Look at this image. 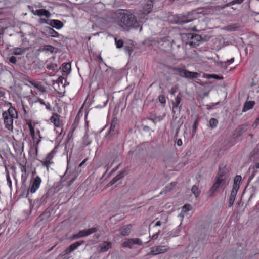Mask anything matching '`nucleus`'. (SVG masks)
Segmentation results:
<instances>
[{"label": "nucleus", "instance_id": "f8f14e48", "mask_svg": "<svg viewBox=\"0 0 259 259\" xmlns=\"http://www.w3.org/2000/svg\"><path fill=\"white\" fill-rule=\"evenodd\" d=\"M41 181L40 178L37 176L34 180V181L30 189V192L32 193H34L36 190L39 188Z\"/></svg>", "mask_w": 259, "mask_h": 259}, {"label": "nucleus", "instance_id": "69168bd1", "mask_svg": "<svg viewBox=\"0 0 259 259\" xmlns=\"http://www.w3.org/2000/svg\"><path fill=\"white\" fill-rule=\"evenodd\" d=\"M157 236H158V233H156L155 234H154L152 236V239H156L157 238Z\"/></svg>", "mask_w": 259, "mask_h": 259}, {"label": "nucleus", "instance_id": "49530a36", "mask_svg": "<svg viewBox=\"0 0 259 259\" xmlns=\"http://www.w3.org/2000/svg\"><path fill=\"white\" fill-rule=\"evenodd\" d=\"M80 238H81V237L80 236V235L78 232L77 234H74L73 235H72L70 238L72 239H78Z\"/></svg>", "mask_w": 259, "mask_h": 259}, {"label": "nucleus", "instance_id": "9d476101", "mask_svg": "<svg viewBox=\"0 0 259 259\" xmlns=\"http://www.w3.org/2000/svg\"><path fill=\"white\" fill-rule=\"evenodd\" d=\"M42 33L47 37L52 36L53 37H57L59 36L58 33L50 27H45Z\"/></svg>", "mask_w": 259, "mask_h": 259}, {"label": "nucleus", "instance_id": "4d7b16f0", "mask_svg": "<svg viewBox=\"0 0 259 259\" xmlns=\"http://www.w3.org/2000/svg\"><path fill=\"white\" fill-rule=\"evenodd\" d=\"M177 144L179 146H180L182 145V141L181 140V139H179L177 141Z\"/></svg>", "mask_w": 259, "mask_h": 259}, {"label": "nucleus", "instance_id": "052dcab7", "mask_svg": "<svg viewBox=\"0 0 259 259\" xmlns=\"http://www.w3.org/2000/svg\"><path fill=\"white\" fill-rule=\"evenodd\" d=\"M189 45L191 46H193V47H195L196 46V44L195 42H193V41H190L189 42Z\"/></svg>", "mask_w": 259, "mask_h": 259}, {"label": "nucleus", "instance_id": "6e6552de", "mask_svg": "<svg viewBox=\"0 0 259 259\" xmlns=\"http://www.w3.org/2000/svg\"><path fill=\"white\" fill-rule=\"evenodd\" d=\"M169 250L167 246H159L151 248V250L148 255H156L160 253H164Z\"/></svg>", "mask_w": 259, "mask_h": 259}, {"label": "nucleus", "instance_id": "a19ab883", "mask_svg": "<svg viewBox=\"0 0 259 259\" xmlns=\"http://www.w3.org/2000/svg\"><path fill=\"white\" fill-rule=\"evenodd\" d=\"M116 45L117 48H121L123 46V41L121 40H117L115 38Z\"/></svg>", "mask_w": 259, "mask_h": 259}, {"label": "nucleus", "instance_id": "09e8293b", "mask_svg": "<svg viewBox=\"0 0 259 259\" xmlns=\"http://www.w3.org/2000/svg\"><path fill=\"white\" fill-rule=\"evenodd\" d=\"M163 217H164L163 219H162V220H161V221L162 222V224H165L168 222V217L167 215L164 214Z\"/></svg>", "mask_w": 259, "mask_h": 259}, {"label": "nucleus", "instance_id": "774afa93", "mask_svg": "<svg viewBox=\"0 0 259 259\" xmlns=\"http://www.w3.org/2000/svg\"><path fill=\"white\" fill-rule=\"evenodd\" d=\"M256 168H259V163L256 166Z\"/></svg>", "mask_w": 259, "mask_h": 259}, {"label": "nucleus", "instance_id": "ddd939ff", "mask_svg": "<svg viewBox=\"0 0 259 259\" xmlns=\"http://www.w3.org/2000/svg\"><path fill=\"white\" fill-rule=\"evenodd\" d=\"M98 229L96 227H93L87 230H80L79 231V234L80 236L81 237H83L85 236H87L93 233L97 232Z\"/></svg>", "mask_w": 259, "mask_h": 259}, {"label": "nucleus", "instance_id": "0e129e2a", "mask_svg": "<svg viewBox=\"0 0 259 259\" xmlns=\"http://www.w3.org/2000/svg\"><path fill=\"white\" fill-rule=\"evenodd\" d=\"M39 102L41 104L45 105L47 107V106L45 104V102L43 101L42 100L39 99Z\"/></svg>", "mask_w": 259, "mask_h": 259}, {"label": "nucleus", "instance_id": "79ce46f5", "mask_svg": "<svg viewBox=\"0 0 259 259\" xmlns=\"http://www.w3.org/2000/svg\"><path fill=\"white\" fill-rule=\"evenodd\" d=\"M124 50H125V52H126L128 53L129 55H131V53L133 51V49H132V48L130 46H126L124 48Z\"/></svg>", "mask_w": 259, "mask_h": 259}, {"label": "nucleus", "instance_id": "c756f323", "mask_svg": "<svg viewBox=\"0 0 259 259\" xmlns=\"http://www.w3.org/2000/svg\"><path fill=\"white\" fill-rule=\"evenodd\" d=\"M218 123V121L214 118H212L209 121V125L211 128H214L217 126Z\"/></svg>", "mask_w": 259, "mask_h": 259}, {"label": "nucleus", "instance_id": "8fccbe9b", "mask_svg": "<svg viewBox=\"0 0 259 259\" xmlns=\"http://www.w3.org/2000/svg\"><path fill=\"white\" fill-rule=\"evenodd\" d=\"M197 123H198V121L197 120H196L194 123V124H193V132L194 133H195L196 132V128H197Z\"/></svg>", "mask_w": 259, "mask_h": 259}, {"label": "nucleus", "instance_id": "58836bf2", "mask_svg": "<svg viewBox=\"0 0 259 259\" xmlns=\"http://www.w3.org/2000/svg\"><path fill=\"white\" fill-rule=\"evenodd\" d=\"M28 126H29L30 135H31V137H33L34 136V134H35L34 128L33 127V126L31 123H29L28 124Z\"/></svg>", "mask_w": 259, "mask_h": 259}, {"label": "nucleus", "instance_id": "9b49d317", "mask_svg": "<svg viewBox=\"0 0 259 259\" xmlns=\"http://www.w3.org/2000/svg\"><path fill=\"white\" fill-rule=\"evenodd\" d=\"M153 7L152 2L151 1H148L146 3L143 10L141 11L142 15H146L149 14L152 11Z\"/></svg>", "mask_w": 259, "mask_h": 259}, {"label": "nucleus", "instance_id": "e433bc0d", "mask_svg": "<svg viewBox=\"0 0 259 259\" xmlns=\"http://www.w3.org/2000/svg\"><path fill=\"white\" fill-rule=\"evenodd\" d=\"M32 84H33L36 89H37L38 90H39L40 91H41L42 92H44L46 91L45 88L41 85H40L38 83H32Z\"/></svg>", "mask_w": 259, "mask_h": 259}, {"label": "nucleus", "instance_id": "412c9836", "mask_svg": "<svg viewBox=\"0 0 259 259\" xmlns=\"http://www.w3.org/2000/svg\"><path fill=\"white\" fill-rule=\"evenodd\" d=\"M176 185L175 182L171 183L165 187V188L163 189V190L160 193V195H162L163 194H166V193L171 191L174 189Z\"/></svg>", "mask_w": 259, "mask_h": 259}, {"label": "nucleus", "instance_id": "20e7f679", "mask_svg": "<svg viewBox=\"0 0 259 259\" xmlns=\"http://www.w3.org/2000/svg\"><path fill=\"white\" fill-rule=\"evenodd\" d=\"M13 110V109L9 108L8 112H4L3 113L5 127L10 131L13 130V122L14 117V115L12 113Z\"/></svg>", "mask_w": 259, "mask_h": 259}, {"label": "nucleus", "instance_id": "1a4fd4ad", "mask_svg": "<svg viewBox=\"0 0 259 259\" xmlns=\"http://www.w3.org/2000/svg\"><path fill=\"white\" fill-rule=\"evenodd\" d=\"M132 227V224L124 225L121 226L119 229L120 234L123 236L129 235L131 233Z\"/></svg>", "mask_w": 259, "mask_h": 259}, {"label": "nucleus", "instance_id": "3c124183", "mask_svg": "<svg viewBox=\"0 0 259 259\" xmlns=\"http://www.w3.org/2000/svg\"><path fill=\"white\" fill-rule=\"evenodd\" d=\"M55 67H56V65H55L54 64H52V65H47V69H48L49 70H54Z\"/></svg>", "mask_w": 259, "mask_h": 259}, {"label": "nucleus", "instance_id": "a211bd4d", "mask_svg": "<svg viewBox=\"0 0 259 259\" xmlns=\"http://www.w3.org/2000/svg\"><path fill=\"white\" fill-rule=\"evenodd\" d=\"M125 173V170L121 171L116 177L112 179L110 182L108 183V185H112L119 181L120 179L122 178L124 176Z\"/></svg>", "mask_w": 259, "mask_h": 259}, {"label": "nucleus", "instance_id": "4be33fe9", "mask_svg": "<svg viewBox=\"0 0 259 259\" xmlns=\"http://www.w3.org/2000/svg\"><path fill=\"white\" fill-rule=\"evenodd\" d=\"M238 190L232 189L229 200V207H231L234 202Z\"/></svg>", "mask_w": 259, "mask_h": 259}, {"label": "nucleus", "instance_id": "de8ad7c7", "mask_svg": "<svg viewBox=\"0 0 259 259\" xmlns=\"http://www.w3.org/2000/svg\"><path fill=\"white\" fill-rule=\"evenodd\" d=\"M71 252H72V251L71 250L69 246L67 248H66L64 250V253L66 255L70 254Z\"/></svg>", "mask_w": 259, "mask_h": 259}, {"label": "nucleus", "instance_id": "4468645a", "mask_svg": "<svg viewBox=\"0 0 259 259\" xmlns=\"http://www.w3.org/2000/svg\"><path fill=\"white\" fill-rule=\"evenodd\" d=\"M54 151H51L47 155L45 161L43 162V165L46 166L48 169L49 168V166L53 163L51 160L54 156Z\"/></svg>", "mask_w": 259, "mask_h": 259}, {"label": "nucleus", "instance_id": "6e6d98bb", "mask_svg": "<svg viewBox=\"0 0 259 259\" xmlns=\"http://www.w3.org/2000/svg\"><path fill=\"white\" fill-rule=\"evenodd\" d=\"M259 124V117L257 118L254 121V124H253V126H254V127H256V126Z\"/></svg>", "mask_w": 259, "mask_h": 259}, {"label": "nucleus", "instance_id": "603ef678", "mask_svg": "<svg viewBox=\"0 0 259 259\" xmlns=\"http://www.w3.org/2000/svg\"><path fill=\"white\" fill-rule=\"evenodd\" d=\"M257 170H254L253 172L252 173L251 175L249 177V180L252 179L255 177V175L256 173H257Z\"/></svg>", "mask_w": 259, "mask_h": 259}, {"label": "nucleus", "instance_id": "7c9ffc66", "mask_svg": "<svg viewBox=\"0 0 259 259\" xmlns=\"http://www.w3.org/2000/svg\"><path fill=\"white\" fill-rule=\"evenodd\" d=\"M54 49L55 48L53 46L50 45H47L44 46L42 50L52 53L54 51Z\"/></svg>", "mask_w": 259, "mask_h": 259}, {"label": "nucleus", "instance_id": "864d4df0", "mask_svg": "<svg viewBox=\"0 0 259 259\" xmlns=\"http://www.w3.org/2000/svg\"><path fill=\"white\" fill-rule=\"evenodd\" d=\"M7 180L9 184V186L11 187L12 186V182H11V180L10 179L9 175L8 174L7 175Z\"/></svg>", "mask_w": 259, "mask_h": 259}, {"label": "nucleus", "instance_id": "338daca9", "mask_svg": "<svg viewBox=\"0 0 259 259\" xmlns=\"http://www.w3.org/2000/svg\"><path fill=\"white\" fill-rule=\"evenodd\" d=\"M170 93L172 94H174V93H175V90H174V88H172L170 91Z\"/></svg>", "mask_w": 259, "mask_h": 259}, {"label": "nucleus", "instance_id": "473e14b6", "mask_svg": "<svg viewBox=\"0 0 259 259\" xmlns=\"http://www.w3.org/2000/svg\"><path fill=\"white\" fill-rule=\"evenodd\" d=\"M192 192L194 194L196 197H197L199 194V191L197 187L194 185L191 189Z\"/></svg>", "mask_w": 259, "mask_h": 259}, {"label": "nucleus", "instance_id": "4c0bfd02", "mask_svg": "<svg viewBox=\"0 0 259 259\" xmlns=\"http://www.w3.org/2000/svg\"><path fill=\"white\" fill-rule=\"evenodd\" d=\"M118 131H113L112 130H109V132H108V133L107 135V137L108 138H112L113 136H114V135H116L118 134Z\"/></svg>", "mask_w": 259, "mask_h": 259}, {"label": "nucleus", "instance_id": "2f4dec72", "mask_svg": "<svg viewBox=\"0 0 259 259\" xmlns=\"http://www.w3.org/2000/svg\"><path fill=\"white\" fill-rule=\"evenodd\" d=\"M225 172L224 171L220 169L215 178L217 179H223L225 180Z\"/></svg>", "mask_w": 259, "mask_h": 259}, {"label": "nucleus", "instance_id": "13d9d810", "mask_svg": "<svg viewBox=\"0 0 259 259\" xmlns=\"http://www.w3.org/2000/svg\"><path fill=\"white\" fill-rule=\"evenodd\" d=\"M162 224L161 221H157L154 225V226H160Z\"/></svg>", "mask_w": 259, "mask_h": 259}, {"label": "nucleus", "instance_id": "aec40b11", "mask_svg": "<svg viewBox=\"0 0 259 259\" xmlns=\"http://www.w3.org/2000/svg\"><path fill=\"white\" fill-rule=\"evenodd\" d=\"M242 178L239 175H237L234 179V184L233 189L234 190H238L239 189V184L241 182Z\"/></svg>", "mask_w": 259, "mask_h": 259}, {"label": "nucleus", "instance_id": "bb28decb", "mask_svg": "<svg viewBox=\"0 0 259 259\" xmlns=\"http://www.w3.org/2000/svg\"><path fill=\"white\" fill-rule=\"evenodd\" d=\"M84 243V242L83 241H77L69 245V247L71 250L73 251L75 250L78 246L83 244Z\"/></svg>", "mask_w": 259, "mask_h": 259}, {"label": "nucleus", "instance_id": "bf43d9fd", "mask_svg": "<svg viewBox=\"0 0 259 259\" xmlns=\"http://www.w3.org/2000/svg\"><path fill=\"white\" fill-rule=\"evenodd\" d=\"M234 61V59L233 58H232V59H231L230 60H228L227 61V63L228 64H231L232 63H233Z\"/></svg>", "mask_w": 259, "mask_h": 259}, {"label": "nucleus", "instance_id": "c9c22d12", "mask_svg": "<svg viewBox=\"0 0 259 259\" xmlns=\"http://www.w3.org/2000/svg\"><path fill=\"white\" fill-rule=\"evenodd\" d=\"M205 76L207 78H214L216 79H221L223 78L222 77L215 74H206Z\"/></svg>", "mask_w": 259, "mask_h": 259}, {"label": "nucleus", "instance_id": "680f3d73", "mask_svg": "<svg viewBox=\"0 0 259 259\" xmlns=\"http://www.w3.org/2000/svg\"><path fill=\"white\" fill-rule=\"evenodd\" d=\"M87 159L83 160L79 164V167H81L86 161Z\"/></svg>", "mask_w": 259, "mask_h": 259}, {"label": "nucleus", "instance_id": "f03ea898", "mask_svg": "<svg viewBox=\"0 0 259 259\" xmlns=\"http://www.w3.org/2000/svg\"><path fill=\"white\" fill-rule=\"evenodd\" d=\"M170 18H172L174 20L170 19L171 21L174 23L184 26L185 28L188 30H191L192 31L196 30V26L193 25H188V24L191 23L192 22L196 20V18H192L190 14L187 15H174Z\"/></svg>", "mask_w": 259, "mask_h": 259}, {"label": "nucleus", "instance_id": "423d86ee", "mask_svg": "<svg viewBox=\"0 0 259 259\" xmlns=\"http://www.w3.org/2000/svg\"><path fill=\"white\" fill-rule=\"evenodd\" d=\"M133 245L141 246L143 242L139 238H128L121 244V246L123 248H132Z\"/></svg>", "mask_w": 259, "mask_h": 259}, {"label": "nucleus", "instance_id": "dca6fc26", "mask_svg": "<svg viewBox=\"0 0 259 259\" xmlns=\"http://www.w3.org/2000/svg\"><path fill=\"white\" fill-rule=\"evenodd\" d=\"M50 120L54 123V125L59 127L61 124V121L60 119V116L57 114H53L50 118Z\"/></svg>", "mask_w": 259, "mask_h": 259}, {"label": "nucleus", "instance_id": "a878e982", "mask_svg": "<svg viewBox=\"0 0 259 259\" xmlns=\"http://www.w3.org/2000/svg\"><path fill=\"white\" fill-rule=\"evenodd\" d=\"M181 98L180 97L177 96V97L175 99V101L172 103V112L174 113H175L176 111L175 110V108H177L179 107V105L181 102Z\"/></svg>", "mask_w": 259, "mask_h": 259}, {"label": "nucleus", "instance_id": "39448f33", "mask_svg": "<svg viewBox=\"0 0 259 259\" xmlns=\"http://www.w3.org/2000/svg\"><path fill=\"white\" fill-rule=\"evenodd\" d=\"M122 151V148L120 144H117L112 146L109 155L110 157L114 158L113 162H114L116 160H119Z\"/></svg>", "mask_w": 259, "mask_h": 259}, {"label": "nucleus", "instance_id": "37998d69", "mask_svg": "<svg viewBox=\"0 0 259 259\" xmlns=\"http://www.w3.org/2000/svg\"><path fill=\"white\" fill-rule=\"evenodd\" d=\"M191 206L189 204H185L183 207V211L184 212H187L188 211L190 210Z\"/></svg>", "mask_w": 259, "mask_h": 259}, {"label": "nucleus", "instance_id": "f257e3e1", "mask_svg": "<svg viewBox=\"0 0 259 259\" xmlns=\"http://www.w3.org/2000/svg\"><path fill=\"white\" fill-rule=\"evenodd\" d=\"M115 21L119 26L126 31L137 26V20L135 16L125 10L116 13Z\"/></svg>", "mask_w": 259, "mask_h": 259}, {"label": "nucleus", "instance_id": "cd10ccee", "mask_svg": "<svg viewBox=\"0 0 259 259\" xmlns=\"http://www.w3.org/2000/svg\"><path fill=\"white\" fill-rule=\"evenodd\" d=\"M62 69L64 72L69 73L71 70V64L69 63H66L63 66Z\"/></svg>", "mask_w": 259, "mask_h": 259}, {"label": "nucleus", "instance_id": "7ed1b4c3", "mask_svg": "<svg viewBox=\"0 0 259 259\" xmlns=\"http://www.w3.org/2000/svg\"><path fill=\"white\" fill-rule=\"evenodd\" d=\"M176 74H179L181 76L186 78H195L199 76L197 72H193L185 69L177 67H171L170 68Z\"/></svg>", "mask_w": 259, "mask_h": 259}, {"label": "nucleus", "instance_id": "c85d7f7f", "mask_svg": "<svg viewBox=\"0 0 259 259\" xmlns=\"http://www.w3.org/2000/svg\"><path fill=\"white\" fill-rule=\"evenodd\" d=\"M118 122L117 119H114L112 121L110 130H112L113 131H118Z\"/></svg>", "mask_w": 259, "mask_h": 259}, {"label": "nucleus", "instance_id": "c03bdc74", "mask_svg": "<svg viewBox=\"0 0 259 259\" xmlns=\"http://www.w3.org/2000/svg\"><path fill=\"white\" fill-rule=\"evenodd\" d=\"M9 61L13 64H16L17 62V59L15 57L12 56L9 58Z\"/></svg>", "mask_w": 259, "mask_h": 259}, {"label": "nucleus", "instance_id": "2eb2a0df", "mask_svg": "<svg viewBox=\"0 0 259 259\" xmlns=\"http://www.w3.org/2000/svg\"><path fill=\"white\" fill-rule=\"evenodd\" d=\"M33 13L39 17L45 16L47 18H49L51 16V13L48 10L43 9L36 10Z\"/></svg>", "mask_w": 259, "mask_h": 259}, {"label": "nucleus", "instance_id": "e2e57ef3", "mask_svg": "<svg viewBox=\"0 0 259 259\" xmlns=\"http://www.w3.org/2000/svg\"><path fill=\"white\" fill-rule=\"evenodd\" d=\"M200 38V36L199 35H196L195 36L193 37V38H195L196 39H199Z\"/></svg>", "mask_w": 259, "mask_h": 259}, {"label": "nucleus", "instance_id": "393cba45", "mask_svg": "<svg viewBox=\"0 0 259 259\" xmlns=\"http://www.w3.org/2000/svg\"><path fill=\"white\" fill-rule=\"evenodd\" d=\"M91 143V140L89 139V135L86 133L82 138V145L83 147L89 145Z\"/></svg>", "mask_w": 259, "mask_h": 259}, {"label": "nucleus", "instance_id": "a18cd8bd", "mask_svg": "<svg viewBox=\"0 0 259 259\" xmlns=\"http://www.w3.org/2000/svg\"><path fill=\"white\" fill-rule=\"evenodd\" d=\"M159 101L162 104L165 103L166 102L165 98L163 96H160L159 97Z\"/></svg>", "mask_w": 259, "mask_h": 259}, {"label": "nucleus", "instance_id": "5fc2aeb1", "mask_svg": "<svg viewBox=\"0 0 259 259\" xmlns=\"http://www.w3.org/2000/svg\"><path fill=\"white\" fill-rule=\"evenodd\" d=\"M106 72L107 73H113V72H114V69L111 68V67H109L106 70Z\"/></svg>", "mask_w": 259, "mask_h": 259}, {"label": "nucleus", "instance_id": "5701e85b", "mask_svg": "<svg viewBox=\"0 0 259 259\" xmlns=\"http://www.w3.org/2000/svg\"><path fill=\"white\" fill-rule=\"evenodd\" d=\"M248 124L247 123L243 124L238 126L236 130V132L238 136H241L245 132H246Z\"/></svg>", "mask_w": 259, "mask_h": 259}, {"label": "nucleus", "instance_id": "72a5a7b5", "mask_svg": "<svg viewBox=\"0 0 259 259\" xmlns=\"http://www.w3.org/2000/svg\"><path fill=\"white\" fill-rule=\"evenodd\" d=\"M243 1V0H234L229 3H227L226 4L224 7L223 8H225V7H228V6H230L231 5H233L235 4H241V3H242V2Z\"/></svg>", "mask_w": 259, "mask_h": 259}, {"label": "nucleus", "instance_id": "6ab92c4d", "mask_svg": "<svg viewBox=\"0 0 259 259\" xmlns=\"http://www.w3.org/2000/svg\"><path fill=\"white\" fill-rule=\"evenodd\" d=\"M111 246V243L110 242H104L102 244H100L99 246V251L100 252H104L110 248Z\"/></svg>", "mask_w": 259, "mask_h": 259}, {"label": "nucleus", "instance_id": "f704fd0d", "mask_svg": "<svg viewBox=\"0 0 259 259\" xmlns=\"http://www.w3.org/2000/svg\"><path fill=\"white\" fill-rule=\"evenodd\" d=\"M24 53V50L20 48H16L14 49V54L15 55H21Z\"/></svg>", "mask_w": 259, "mask_h": 259}, {"label": "nucleus", "instance_id": "ea45409f", "mask_svg": "<svg viewBox=\"0 0 259 259\" xmlns=\"http://www.w3.org/2000/svg\"><path fill=\"white\" fill-rule=\"evenodd\" d=\"M51 20L45 19L44 18H40L38 22L40 24L46 23L50 25Z\"/></svg>", "mask_w": 259, "mask_h": 259}, {"label": "nucleus", "instance_id": "f3484780", "mask_svg": "<svg viewBox=\"0 0 259 259\" xmlns=\"http://www.w3.org/2000/svg\"><path fill=\"white\" fill-rule=\"evenodd\" d=\"M50 26L57 29H60L63 26V23L58 20H51Z\"/></svg>", "mask_w": 259, "mask_h": 259}, {"label": "nucleus", "instance_id": "b1692460", "mask_svg": "<svg viewBox=\"0 0 259 259\" xmlns=\"http://www.w3.org/2000/svg\"><path fill=\"white\" fill-rule=\"evenodd\" d=\"M254 104L255 103L254 101L245 102L242 109V112H246V111L252 108Z\"/></svg>", "mask_w": 259, "mask_h": 259}, {"label": "nucleus", "instance_id": "0eeeda50", "mask_svg": "<svg viewBox=\"0 0 259 259\" xmlns=\"http://www.w3.org/2000/svg\"><path fill=\"white\" fill-rule=\"evenodd\" d=\"M225 181L224 180L217 179L215 178V182L208 192V195L210 197L213 196L215 193L218 191L219 188L221 187L225 184Z\"/></svg>", "mask_w": 259, "mask_h": 259}]
</instances>
